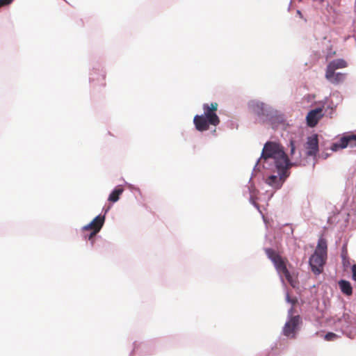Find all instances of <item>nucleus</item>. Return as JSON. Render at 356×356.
<instances>
[{"instance_id": "1", "label": "nucleus", "mask_w": 356, "mask_h": 356, "mask_svg": "<svg viewBox=\"0 0 356 356\" xmlns=\"http://www.w3.org/2000/svg\"><path fill=\"white\" fill-rule=\"evenodd\" d=\"M272 159L276 169L289 168V159L282 147L274 142H267L263 148L261 159Z\"/></svg>"}, {"instance_id": "2", "label": "nucleus", "mask_w": 356, "mask_h": 356, "mask_svg": "<svg viewBox=\"0 0 356 356\" xmlns=\"http://www.w3.org/2000/svg\"><path fill=\"white\" fill-rule=\"evenodd\" d=\"M218 104L213 102L210 104H203L204 113L196 115L193 118L195 129L199 131H204L209 129V126H218L220 124V118L216 114Z\"/></svg>"}, {"instance_id": "3", "label": "nucleus", "mask_w": 356, "mask_h": 356, "mask_svg": "<svg viewBox=\"0 0 356 356\" xmlns=\"http://www.w3.org/2000/svg\"><path fill=\"white\" fill-rule=\"evenodd\" d=\"M327 245L323 237H320L314 254L309 258V265L314 273L318 275L322 273L327 259Z\"/></svg>"}, {"instance_id": "4", "label": "nucleus", "mask_w": 356, "mask_h": 356, "mask_svg": "<svg viewBox=\"0 0 356 356\" xmlns=\"http://www.w3.org/2000/svg\"><path fill=\"white\" fill-rule=\"evenodd\" d=\"M267 257L273 263L277 271L281 276H284L289 283L293 286H296V281L291 275L286 267L287 259L282 257L277 252L271 248L265 249Z\"/></svg>"}, {"instance_id": "5", "label": "nucleus", "mask_w": 356, "mask_h": 356, "mask_svg": "<svg viewBox=\"0 0 356 356\" xmlns=\"http://www.w3.org/2000/svg\"><path fill=\"white\" fill-rule=\"evenodd\" d=\"M279 177L276 175H270L266 179V183L274 189L277 190L282 187L286 177H289V168H283V170L276 169Z\"/></svg>"}, {"instance_id": "6", "label": "nucleus", "mask_w": 356, "mask_h": 356, "mask_svg": "<svg viewBox=\"0 0 356 356\" xmlns=\"http://www.w3.org/2000/svg\"><path fill=\"white\" fill-rule=\"evenodd\" d=\"M356 146V135L348 134L341 137L337 142L333 143L331 147L332 151H337L339 149H344L347 147Z\"/></svg>"}, {"instance_id": "7", "label": "nucleus", "mask_w": 356, "mask_h": 356, "mask_svg": "<svg viewBox=\"0 0 356 356\" xmlns=\"http://www.w3.org/2000/svg\"><path fill=\"white\" fill-rule=\"evenodd\" d=\"M301 323L300 316H291L290 319L285 323L283 328L284 335L294 338L296 337V332L298 329V326Z\"/></svg>"}, {"instance_id": "8", "label": "nucleus", "mask_w": 356, "mask_h": 356, "mask_svg": "<svg viewBox=\"0 0 356 356\" xmlns=\"http://www.w3.org/2000/svg\"><path fill=\"white\" fill-rule=\"evenodd\" d=\"M308 156H316L318 152V139L316 134H314L307 138L305 145Z\"/></svg>"}, {"instance_id": "9", "label": "nucleus", "mask_w": 356, "mask_h": 356, "mask_svg": "<svg viewBox=\"0 0 356 356\" xmlns=\"http://www.w3.org/2000/svg\"><path fill=\"white\" fill-rule=\"evenodd\" d=\"M290 156L291 161H289V168L293 165H305L304 159L302 157L301 152H296V146L293 140L290 141Z\"/></svg>"}, {"instance_id": "10", "label": "nucleus", "mask_w": 356, "mask_h": 356, "mask_svg": "<svg viewBox=\"0 0 356 356\" xmlns=\"http://www.w3.org/2000/svg\"><path fill=\"white\" fill-rule=\"evenodd\" d=\"M323 115L322 108H316L310 111L306 117L307 125L310 127H314Z\"/></svg>"}, {"instance_id": "11", "label": "nucleus", "mask_w": 356, "mask_h": 356, "mask_svg": "<svg viewBox=\"0 0 356 356\" xmlns=\"http://www.w3.org/2000/svg\"><path fill=\"white\" fill-rule=\"evenodd\" d=\"M104 220L105 217L104 216H97L92 220L90 223L84 226L83 227V230H95V232H99L104 225Z\"/></svg>"}, {"instance_id": "12", "label": "nucleus", "mask_w": 356, "mask_h": 356, "mask_svg": "<svg viewBox=\"0 0 356 356\" xmlns=\"http://www.w3.org/2000/svg\"><path fill=\"white\" fill-rule=\"evenodd\" d=\"M345 73L336 72L331 71L330 74L328 71H325V79L332 84H339L342 83L346 79Z\"/></svg>"}, {"instance_id": "13", "label": "nucleus", "mask_w": 356, "mask_h": 356, "mask_svg": "<svg viewBox=\"0 0 356 356\" xmlns=\"http://www.w3.org/2000/svg\"><path fill=\"white\" fill-rule=\"evenodd\" d=\"M347 67V63L343 59H335L328 63L325 71H328L329 74L331 71L334 72L338 69L345 68Z\"/></svg>"}, {"instance_id": "14", "label": "nucleus", "mask_w": 356, "mask_h": 356, "mask_svg": "<svg viewBox=\"0 0 356 356\" xmlns=\"http://www.w3.org/2000/svg\"><path fill=\"white\" fill-rule=\"evenodd\" d=\"M339 286L341 292L346 296H350L353 293V288L348 281L341 280L339 282Z\"/></svg>"}, {"instance_id": "15", "label": "nucleus", "mask_w": 356, "mask_h": 356, "mask_svg": "<svg viewBox=\"0 0 356 356\" xmlns=\"http://www.w3.org/2000/svg\"><path fill=\"white\" fill-rule=\"evenodd\" d=\"M123 191V187L122 186H118L110 194L108 201L111 202H116L119 200L120 196L122 194Z\"/></svg>"}, {"instance_id": "16", "label": "nucleus", "mask_w": 356, "mask_h": 356, "mask_svg": "<svg viewBox=\"0 0 356 356\" xmlns=\"http://www.w3.org/2000/svg\"><path fill=\"white\" fill-rule=\"evenodd\" d=\"M263 107H264V104L262 103H257L255 105H254V110L255 112L257 113L258 115H261V114H263Z\"/></svg>"}, {"instance_id": "17", "label": "nucleus", "mask_w": 356, "mask_h": 356, "mask_svg": "<svg viewBox=\"0 0 356 356\" xmlns=\"http://www.w3.org/2000/svg\"><path fill=\"white\" fill-rule=\"evenodd\" d=\"M337 338V335L333 332H328L325 335V339L326 341H333Z\"/></svg>"}, {"instance_id": "18", "label": "nucleus", "mask_w": 356, "mask_h": 356, "mask_svg": "<svg viewBox=\"0 0 356 356\" xmlns=\"http://www.w3.org/2000/svg\"><path fill=\"white\" fill-rule=\"evenodd\" d=\"M350 316L348 314H343L342 317L339 319V321H344L347 325L346 327H348L350 324Z\"/></svg>"}, {"instance_id": "19", "label": "nucleus", "mask_w": 356, "mask_h": 356, "mask_svg": "<svg viewBox=\"0 0 356 356\" xmlns=\"http://www.w3.org/2000/svg\"><path fill=\"white\" fill-rule=\"evenodd\" d=\"M13 0H0V8L10 5Z\"/></svg>"}, {"instance_id": "20", "label": "nucleus", "mask_w": 356, "mask_h": 356, "mask_svg": "<svg viewBox=\"0 0 356 356\" xmlns=\"http://www.w3.org/2000/svg\"><path fill=\"white\" fill-rule=\"evenodd\" d=\"M353 279L356 281V264L352 266Z\"/></svg>"}, {"instance_id": "21", "label": "nucleus", "mask_w": 356, "mask_h": 356, "mask_svg": "<svg viewBox=\"0 0 356 356\" xmlns=\"http://www.w3.org/2000/svg\"><path fill=\"white\" fill-rule=\"evenodd\" d=\"M286 300H287V302H291L293 305H295L297 302V300L296 299H291L289 294L286 295Z\"/></svg>"}, {"instance_id": "22", "label": "nucleus", "mask_w": 356, "mask_h": 356, "mask_svg": "<svg viewBox=\"0 0 356 356\" xmlns=\"http://www.w3.org/2000/svg\"><path fill=\"white\" fill-rule=\"evenodd\" d=\"M98 232H95V230H92V232L88 235V240H92Z\"/></svg>"}, {"instance_id": "23", "label": "nucleus", "mask_w": 356, "mask_h": 356, "mask_svg": "<svg viewBox=\"0 0 356 356\" xmlns=\"http://www.w3.org/2000/svg\"><path fill=\"white\" fill-rule=\"evenodd\" d=\"M99 76L100 77L101 81H102L101 85L104 86L105 85V83H104L105 76H104V74H100Z\"/></svg>"}, {"instance_id": "24", "label": "nucleus", "mask_w": 356, "mask_h": 356, "mask_svg": "<svg viewBox=\"0 0 356 356\" xmlns=\"http://www.w3.org/2000/svg\"><path fill=\"white\" fill-rule=\"evenodd\" d=\"M90 79V81H95L97 79L94 74H91Z\"/></svg>"}, {"instance_id": "25", "label": "nucleus", "mask_w": 356, "mask_h": 356, "mask_svg": "<svg viewBox=\"0 0 356 356\" xmlns=\"http://www.w3.org/2000/svg\"><path fill=\"white\" fill-rule=\"evenodd\" d=\"M297 14L300 17H302V13L300 10H297Z\"/></svg>"}, {"instance_id": "26", "label": "nucleus", "mask_w": 356, "mask_h": 356, "mask_svg": "<svg viewBox=\"0 0 356 356\" xmlns=\"http://www.w3.org/2000/svg\"><path fill=\"white\" fill-rule=\"evenodd\" d=\"M254 194H251V197H250V200H252L254 197Z\"/></svg>"}, {"instance_id": "27", "label": "nucleus", "mask_w": 356, "mask_h": 356, "mask_svg": "<svg viewBox=\"0 0 356 356\" xmlns=\"http://www.w3.org/2000/svg\"><path fill=\"white\" fill-rule=\"evenodd\" d=\"M318 1H319L320 2H323V0H318Z\"/></svg>"}]
</instances>
